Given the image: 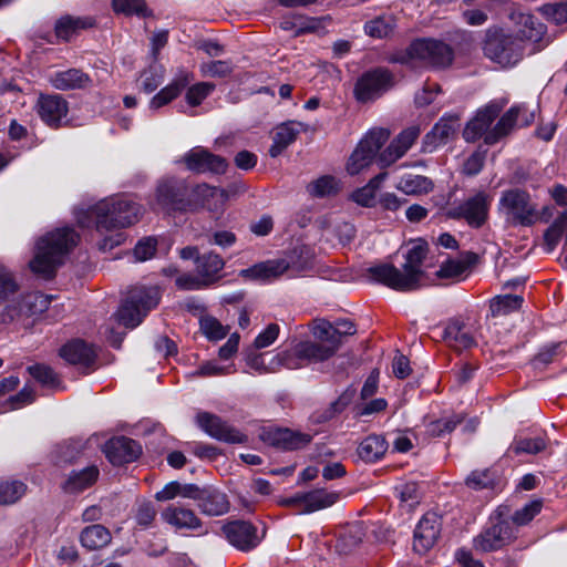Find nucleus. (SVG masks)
<instances>
[{"mask_svg":"<svg viewBox=\"0 0 567 567\" xmlns=\"http://www.w3.org/2000/svg\"><path fill=\"white\" fill-rule=\"evenodd\" d=\"M141 206L125 197H110L96 203L91 208L76 213L78 224L82 227L95 225L96 231L113 228H126L138 221Z\"/></svg>","mask_w":567,"mask_h":567,"instance_id":"f257e3e1","label":"nucleus"},{"mask_svg":"<svg viewBox=\"0 0 567 567\" xmlns=\"http://www.w3.org/2000/svg\"><path fill=\"white\" fill-rule=\"evenodd\" d=\"M426 256V246L414 244L405 255L402 269L392 264H379L368 269L371 279L399 291L417 289L424 279L423 261Z\"/></svg>","mask_w":567,"mask_h":567,"instance_id":"f03ea898","label":"nucleus"},{"mask_svg":"<svg viewBox=\"0 0 567 567\" xmlns=\"http://www.w3.org/2000/svg\"><path fill=\"white\" fill-rule=\"evenodd\" d=\"M78 241L79 235L70 227L48 233L37 243L34 257L29 264L30 269L44 279L52 278Z\"/></svg>","mask_w":567,"mask_h":567,"instance_id":"7ed1b4c3","label":"nucleus"},{"mask_svg":"<svg viewBox=\"0 0 567 567\" xmlns=\"http://www.w3.org/2000/svg\"><path fill=\"white\" fill-rule=\"evenodd\" d=\"M313 255L306 246L296 247L289 255L279 259L258 262L243 269L239 276L251 280H271L288 272L299 274L312 266Z\"/></svg>","mask_w":567,"mask_h":567,"instance_id":"20e7f679","label":"nucleus"},{"mask_svg":"<svg viewBox=\"0 0 567 567\" xmlns=\"http://www.w3.org/2000/svg\"><path fill=\"white\" fill-rule=\"evenodd\" d=\"M517 538V528L508 519V506H498L487 525L474 537L473 547L480 553L499 550Z\"/></svg>","mask_w":567,"mask_h":567,"instance_id":"39448f33","label":"nucleus"},{"mask_svg":"<svg viewBox=\"0 0 567 567\" xmlns=\"http://www.w3.org/2000/svg\"><path fill=\"white\" fill-rule=\"evenodd\" d=\"M452 59V49L446 43L433 39H419L412 42L406 51L396 53L392 60L415 68L445 66Z\"/></svg>","mask_w":567,"mask_h":567,"instance_id":"423d86ee","label":"nucleus"},{"mask_svg":"<svg viewBox=\"0 0 567 567\" xmlns=\"http://www.w3.org/2000/svg\"><path fill=\"white\" fill-rule=\"evenodd\" d=\"M498 212L513 226L530 227L539 221L537 204L529 193L520 188L504 190L498 200Z\"/></svg>","mask_w":567,"mask_h":567,"instance_id":"0eeeda50","label":"nucleus"},{"mask_svg":"<svg viewBox=\"0 0 567 567\" xmlns=\"http://www.w3.org/2000/svg\"><path fill=\"white\" fill-rule=\"evenodd\" d=\"M159 302L157 287H135L117 311L118 321L127 328L137 327Z\"/></svg>","mask_w":567,"mask_h":567,"instance_id":"6e6552de","label":"nucleus"},{"mask_svg":"<svg viewBox=\"0 0 567 567\" xmlns=\"http://www.w3.org/2000/svg\"><path fill=\"white\" fill-rule=\"evenodd\" d=\"M485 55L502 66L515 65L523 56L522 40L503 29H489L484 42Z\"/></svg>","mask_w":567,"mask_h":567,"instance_id":"1a4fd4ad","label":"nucleus"},{"mask_svg":"<svg viewBox=\"0 0 567 567\" xmlns=\"http://www.w3.org/2000/svg\"><path fill=\"white\" fill-rule=\"evenodd\" d=\"M329 359L328 350H322L318 341H302L291 350H284L272 355L266 367L267 371L275 372L280 368L299 369L308 362H320Z\"/></svg>","mask_w":567,"mask_h":567,"instance_id":"9d476101","label":"nucleus"},{"mask_svg":"<svg viewBox=\"0 0 567 567\" xmlns=\"http://www.w3.org/2000/svg\"><path fill=\"white\" fill-rule=\"evenodd\" d=\"M492 196L484 190L466 197L460 204L452 205L446 216L452 219H463L473 228L482 227L488 219Z\"/></svg>","mask_w":567,"mask_h":567,"instance_id":"9b49d317","label":"nucleus"},{"mask_svg":"<svg viewBox=\"0 0 567 567\" xmlns=\"http://www.w3.org/2000/svg\"><path fill=\"white\" fill-rule=\"evenodd\" d=\"M390 133L384 128H373L365 134L352 152L347 171L350 175H357L368 168L374 161L381 147L389 140Z\"/></svg>","mask_w":567,"mask_h":567,"instance_id":"f8f14e48","label":"nucleus"},{"mask_svg":"<svg viewBox=\"0 0 567 567\" xmlns=\"http://www.w3.org/2000/svg\"><path fill=\"white\" fill-rule=\"evenodd\" d=\"M51 299V296L38 291L29 292L22 296L18 303H10L3 309L0 313V323L9 324L24 318L40 316L45 311H49L48 317L54 318L49 310Z\"/></svg>","mask_w":567,"mask_h":567,"instance_id":"ddd939ff","label":"nucleus"},{"mask_svg":"<svg viewBox=\"0 0 567 567\" xmlns=\"http://www.w3.org/2000/svg\"><path fill=\"white\" fill-rule=\"evenodd\" d=\"M393 85V75L383 68L364 72L355 82L354 96L361 103L374 101Z\"/></svg>","mask_w":567,"mask_h":567,"instance_id":"4468645a","label":"nucleus"},{"mask_svg":"<svg viewBox=\"0 0 567 567\" xmlns=\"http://www.w3.org/2000/svg\"><path fill=\"white\" fill-rule=\"evenodd\" d=\"M311 332L322 350H328L331 358L338 350L342 337L355 333L354 324L350 320H338L336 324L320 319L312 323Z\"/></svg>","mask_w":567,"mask_h":567,"instance_id":"2eb2a0df","label":"nucleus"},{"mask_svg":"<svg viewBox=\"0 0 567 567\" xmlns=\"http://www.w3.org/2000/svg\"><path fill=\"white\" fill-rule=\"evenodd\" d=\"M535 120V110L525 105L512 106L494 126V131L486 135V144H494L507 135L515 126H528Z\"/></svg>","mask_w":567,"mask_h":567,"instance_id":"dca6fc26","label":"nucleus"},{"mask_svg":"<svg viewBox=\"0 0 567 567\" xmlns=\"http://www.w3.org/2000/svg\"><path fill=\"white\" fill-rule=\"evenodd\" d=\"M223 534L234 547L243 551L256 548L264 538V534L259 536L257 528L245 520H234L225 524Z\"/></svg>","mask_w":567,"mask_h":567,"instance_id":"f3484780","label":"nucleus"},{"mask_svg":"<svg viewBox=\"0 0 567 567\" xmlns=\"http://www.w3.org/2000/svg\"><path fill=\"white\" fill-rule=\"evenodd\" d=\"M35 109L47 125L59 127L68 115L69 104L60 94H40Z\"/></svg>","mask_w":567,"mask_h":567,"instance_id":"a211bd4d","label":"nucleus"},{"mask_svg":"<svg viewBox=\"0 0 567 567\" xmlns=\"http://www.w3.org/2000/svg\"><path fill=\"white\" fill-rule=\"evenodd\" d=\"M503 103H498L493 101L488 103L485 107L477 111L475 117L470 121L464 128L463 136L467 142H475L480 137L484 136L486 141V135L494 131V128L489 130L491 124L497 117L499 112L503 109Z\"/></svg>","mask_w":567,"mask_h":567,"instance_id":"6ab92c4d","label":"nucleus"},{"mask_svg":"<svg viewBox=\"0 0 567 567\" xmlns=\"http://www.w3.org/2000/svg\"><path fill=\"white\" fill-rule=\"evenodd\" d=\"M197 423L208 435L227 443H243L246 436L220 417L208 412L197 414Z\"/></svg>","mask_w":567,"mask_h":567,"instance_id":"aec40b11","label":"nucleus"},{"mask_svg":"<svg viewBox=\"0 0 567 567\" xmlns=\"http://www.w3.org/2000/svg\"><path fill=\"white\" fill-rule=\"evenodd\" d=\"M460 128V117L456 114L444 115L429 132L422 143V151L431 153L441 145H444L455 135Z\"/></svg>","mask_w":567,"mask_h":567,"instance_id":"412c9836","label":"nucleus"},{"mask_svg":"<svg viewBox=\"0 0 567 567\" xmlns=\"http://www.w3.org/2000/svg\"><path fill=\"white\" fill-rule=\"evenodd\" d=\"M420 128L417 126H410L402 131L390 145L380 153L378 157L381 167L390 166L395 163L412 147L414 142L420 136Z\"/></svg>","mask_w":567,"mask_h":567,"instance_id":"4be33fe9","label":"nucleus"},{"mask_svg":"<svg viewBox=\"0 0 567 567\" xmlns=\"http://www.w3.org/2000/svg\"><path fill=\"white\" fill-rule=\"evenodd\" d=\"M184 196L183 184L174 179L164 181L156 190V207L166 212L185 210L190 204L185 202Z\"/></svg>","mask_w":567,"mask_h":567,"instance_id":"5701e85b","label":"nucleus"},{"mask_svg":"<svg viewBox=\"0 0 567 567\" xmlns=\"http://www.w3.org/2000/svg\"><path fill=\"white\" fill-rule=\"evenodd\" d=\"M183 161L188 169L196 173H224L227 166L223 157L214 155L200 146L186 153Z\"/></svg>","mask_w":567,"mask_h":567,"instance_id":"b1692460","label":"nucleus"},{"mask_svg":"<svg viewBox=\"0 0 567 567\" xmlns=\"http://www.w3.org/2000/svg\"><path fill=\"white\" fill-rule=\"evenodd\" d=\"M104 451L112 464L122 465L136 460L142 453V447L136 441L121 436L110 440Z\"/></svg>","mask_w":567,"mask_h":567,"instance_id":"393cba45","label":"nucleus"},{"mask_svg":"<svg viewBox=\"0 0 567 567\" xmlns=\"http://www.w3.org/2000/svg\"><path fill=\"white\" fill-rule=\"evenodd\" d=\"M440 527V519L435 514L423 516L414 530V551L424 554L432 548L439 537Z\"/></svg>","mask_w":567,"mask_h":567,"instance_id":"a878e982","label":"nucleus"},{"mask_svg":"<svg viewBox=\"0 0 567 567\" xmlns=\"http://www.w3.org/2000/svg\"><path fill=\"white\" fill-rule=\"evenodd\" d=\"M266 441L282 450H297L306 446L312 440V436L307 433L292 431L290 429H274L265 434Z\"/></svg>","mask_w":567,"mask_h":567,"instance_id":"bb28decb","label":"nucleus"},{"mask_svg":"<svg viewBox=\"0 0 567 567\" xmlns=\"http://www.w3.org/2000/svg\"><path fill=\"white\" fill-rule=\"evenodd\" d=\"M512 20L516 25V38L537 42L542 39L545 33V25L539 22L534 16L526 12H513L511 16Z\"/></svg>","mask_w":567,"mask_h":567,"instance_id":"cd10ccee","label":"nucleus"},{"mask_svg":"<svg viewBox=\"0 0 567 567\" xmlns=\"http://www.w3.org/2000/svg\"><path fill=\"white\" fill-rule=\"evenodd\" d=\"M196 272L208 287L220 279V271L225 267V260L213 251L197 256L195 259Z\"/></svg>","mask_w":567,"mask_h":567,"instance_id":"c85d7f7f","label":"nucleus"},{"mask_svg":"<svg viewBox=\"0 0 567 567\" xmlns=\"http://www.w3.org/2000/svg\"><path fill=\"white\" fill-rule=\"evenodd\" d=\"M444 340L453 349L462 351L475 344L473 329L460 320H452L444 329Z\"/></svg>","mask_w":567,"mask_h":567,"instance_id":"c756f323","label":"nucleus"},{"mask_svg":"<svg viewBox=\"0 0 567 567\" xmlns=\"http://www.w3.org/2000/svg\"><path fill=\"white\" fill-rule=\"evenodd\" d=\"M60 355L66 362L80 367H89L95 359V350L83 340H72L60 350Z\"/></svg>","mask_w":567,"mask_h":567,"instance_id":"7c9ffc66","label":"nucleus"},{"mask_svg":"<svg viewBox=\"0 0 567 567\" xmlns=\"http://www.w3.org/2000/svg\"><path fill=\"white\" fill-rule=\"evenodd\" d=\"M306 130V125L301 122L289 121L276 128L272 145L269 148L271 157L279 156L298 136Z\"/></svg>","mask_w":567,"mask_h":567,"instance_id":"2f4dec72","label":"nucleus"},{"mask_svg":"<svg viewBox=\"0 0 567 567\" xmlns=\"http://www.w3.org/2000/svg\"><path fill=\"white\" fill-rule=\"evenodd\" d=\"M193 197L195 206H202L214 213L219 212L227 200V194L224 189L206 184L196 186L193 190Z\"/></svg>","mask_w":567,"mask_h":567,"instance_id":"473e14b6","label":"nucleus"},{"mask_svg":"<svg viewBox=\"0 0 567 567\" xmlns=\"http://www.w3.org/2000/svg\"><path fill=\"white\" fill-rule=\"evenodd\" d=\"M197 505L202 513L209 516L224 515L229 509L227 496L214 488H204Z\"/></svg>","mask_w":567,"mask_h":567,"instance_id":"72a5a7b5","label":"nucleus"},{"mask_svg":"<svg viewBox=\"0 0 567 567\" xmlns=\"http://www.w3.org/2000/svg\"><path fill=\"white\" fill-rule=\"evenodd\" d=\"M97 477L99 468L94 465L87 466L81 471H72L62 484V489L68 494H79L91 487L96 482Z\"/></svg>","mask_w":567,"mask_h":567,"instance_id":"f704fd0d","label":"nucleus"},{"mask_svg":"<svg viewBox=\"0 0 567 567\" xmlns=\"http://www.w3.org/2000/svg\"><path fill=\"white\" fill-rule=\"evenodd\" d=\"M388 446L382 435L371 434L359 443L357 455L364 463H374L384 456Z\"/></svg>","mask_w":567,"mask_h":567,"instance_id":"c9c22d12","label":"nucleus"},{"mask_svg":"<svg viewBox=\"0 0 567 567\" xmlns=\"http://www.w3.org/2000/svg\"><path fill=\"white\" fill-rule=\"evenodd\" d=\"M49 82L56 90L66 91L86 86L90 79L79 69H69L50 74Z\"/></svg>","mask_w":567,"mask_h":567,"instance_id":"e433bc0d","label":"nucleus"},{"mask_svg":"<svg viewBox=\"0 0 567 567\" xmlns=\"http://www.w3.org/2000/svg\"><path fill=\"white\" fill-rule=\"evenodd\" d=\"M163 519L176 528L197 529L200 520L192 509L171 505L162 513Z\"/></svg>","mask_w":567,"mask_h":567,"instance_id":"4c0bfd02","label":"nucleus"},{"mask_svg":"<svg viewBox=\"0 0 567 567\" xmlns=\"http://www.w3.org/2000/svg\"><path fill=\"white\" fill-rule=\"evenodd\" d=\"M395 188L405 195L419 196L430 193L433 189V182L425 176L406 173L400 176Z\"/></svg>","mask_w":567,"mask_h":567,"instance_id":"58836bf2","label":"nucleus"},{"mask_svg":"<svg viewBox=\"0 0 567 567\" xmlns=\"http://www.w3.org/2000/svg\"><path fill=\"white\" fill-rule=\"evenodd\" d=\"M80 542L89 550H96L111 542V533L103 525H91L82 530Z\"/></svg>","mask_w":567,"mask_h":567,"instance_id":"ea45409f","label":"nucleus"},{"mask_svg":"<svg viewBox=\"0 0 567 567\" xmlns=\"http://www.w3.org/2000/svg\"><path fill=\"white\" fill-rule=\"evenodd\" d=\"M189 82L188 74L185 73L177 79H175L172 83L162 89L156 95H154L150 102L151 110H158L159 107L168 104L175 97H177L181 91L186 86Z\"/></svg>","mask_w":567,"mask_h":567,"instance_id":"a19ab883","label":"nucleus"},{"mask_svg":"<svg viewBox=\"0 0 567 567\" xmlns=\"http://www.w3.org/2000/svg\"><path fill=\"white\" fill-rule=\"evenodd\" d=\"M338 501L337 493H329L322 489H316L303 493V508L301 514H308L332 506Z\"/></svg>","mask_w":567,"mask_h":567,"instance_id":"79ce46f5","label":"nucleus"},{"mask_svg":"<svg viewBox=\"0 0 567 567\" xmlns=\"http://www.w3.org/2000/svg\"><path fill=\"white\" fill-rule=\"evenodd\" d=\"M395 18L391 14H383L371 19L364 24V32L375 39L389 37L395 28Z\"/></svg>","mask_w":567,"mask_h":567,"instance_id":"37998d69","label":"nucleus"},{"mask_svg":"<svg viewBox=\"0 0 567 567\" xmlns=\"http://www.w3.org/2000/svg\"><path fill=\"white\" fill-rule=\"evenodd\" d=\"M388 177V173L383 172L374 176L368 185L364 187L355 190L352 194V198L355 203H358L361 206L370 207L373 205L375 199V193L380 188L381 184L385 181Z\"/></svg>","mask_w":567,"mask_h":567,"instance_id":"c03bdc74","label":"nucleus"},{"mask_svg":"<svg viewBox=\"0 0 567 567\" xmlns=\"http://www.w3.org/2000/svg\"><path fill=\"white\" fill-rule=\"evenodd\" d=\"M567 226V212L560 213L544 234V247L546 252H551L557 247Z\"/></svg>","mask_w":567,"mask_h":567,"instance_id":"a18cd8bd","label":"nucleus"},{"mask_svg":"<svg viewBox=\"0 0 567 567\" xmlns=\"http://www.w3.org/2000/svg\"><path fill=\"white\" fill-rule=\"evenodd\" d=\"M543 503L539 499L532 501L525 504L522 508L517 509L513 515L508 513V519L511 524L517 528V533L519 532V527L527 525L529 522L534 519L536 515H538L542 511Z\"/></svg>","mask_w":567,"mask_h":567,"instance_id":"49530a36","label":"nucleus"},{"mask_svg":"<svg viewBox=\"0 0 567 567\" xmlns=\"http://www.w3.org/2000/svg\"><path fill=\"white\" fill-rule=\"evenodd\" d=\"M92 25L89 19L63 17L55 24L56 35L63 40H69L71 35L81 29H86Z\"/></svg>","mask_w":567,"mask_h":567,"instance_id":"de8ad7c7","label":"nucleus"},{"mask_svg":"<svg viewBox=\"0 0 567 567\" xmlns=\"http://www.w3.org/2000/svg\"><path fill=\"white\" fill-rule=\"evenodd\" d=\"M523 298L517 295H504L495 297L489 305L493 317L507 315L522 306Z\"/></svg>","mask_w":567,"mask_h":567,"instance_id":"09e8293b","label":"nucleus"},{"mask_svg":"<svg viewBox=\"0 0 567 567\" xmlns=\"http://www.w3.org/2000/svg\"><path fill=\"white\" fill-rule=\"evenodd\" d=\"M27 491L20 481L0 483V505H10L20 499Z\"/></svg>","mask_w":567,"mask_h":567,"instance_id":"8fccbe9b","label":"nucleus"},{"mask_svg":"<svg viewBox=\"0 0 567 567\" xmlns=\"http://www.w3.org/2000/svg\"><path fill=\"white\" fill-rule=\"evenodd\" d=\"M29 373L43 386L60 390L61 383L53 370L43 364L30 365Z\"/></svg>","mask_w":567,"mask_h":567,"instance_id":"3c124183","label":"nucleus"},{"mask_svg":"<svg viewBox=\"0 0 567 567\" xmlns=\"http://www.w3.org/2000/svg\"><path fill=\"white\" fill-rule=\"evenodd\" d=\"M122 229L123 228H113L105 231H96L100 236V239L96 241L97 248L106 252L121 246L126 240V235Z\"/></svg>","mask_w":567,"mask_h":567,"instance_id":"603ef678","label":"nucleus"},{"mask_svg":"<svg viewBox=\"0 0 567 567\" xmlns=\"http://www.w3.org/2000/svg\"><path fill=\"white\" fill-rule=\"evenodd\" d=\"M19 290L13 272L0 262V303L7 301Z\"/></svg>","mask_w":567,"mask_h":567,"instance_id":"864d4df0","label":"nucleus"},{"mask_svg":"<svg viewBox=\"0 0 567 567\" xmlns=\"http://www.w3.org/2000/svg\"><path fill=\"white\" fill-rule=\"evenodd\" d=\"M234 70L230 61H208L200 64V72L204 76L225 78Z\"/></svg>","mask_w":567,"mask_h":567,"instance_id":"5fc2aeb1","label":"nucleus"},{"mask_svg":"<svg viewBox=\"0 0 567 567\" xmlns=\"http://www.w3.org/2000/svg\"><path fill=\"white\" fill-rule=\"evenodd\" d=\"M215 84L209 82H199L192 85L186 92V101L190 106L199 105L213 91Z\"/></svg>","mask_w":567,"mask_h":567,"instance_id":"6e6d98bb","label":"nucleus"},{"mask_svg":"<svg viewBox=\"0 0 567 567\" xmlns=\"http://www.w3.org/2000/svg\"><path fill=\"white\" fill-rule=\"evenodd\" d=\"M200 330L209 340H220L227 336V329L214 317L200 319Z\"/></svg>","mask_w":567,"mask_h":567,"instance_id":"4d7b16f0","label":"nucleus"},{"mask_svg":"<svg viewBox=\"0 0 567 567\" xmlns=\"http://www.w3.org/2000/svg\"><path fill=\"white\" fill-rule=\"evenodd\" d=\"M546 444L542 437L516 439L511 445V451L515 454L527 453L536 454L545 449Z\"/></svg>","mask_w":567,"mask_h":567,"instance_id":"13d9d810","label":"nucleus"},{"mask_svg":"<svg viewBox=\"0 0 567 567\" xmlns=\"http://www.w3.org/2000/svg\"><path fill=\"white\" fill-rule=\"evenodd\" d=\"M163 70L157 66H152L141 74L140 83L144 92L151 93L163 83Z\"/></svg>","mask_w":567,"mask_h":567,"instance_id":"bf43d9fd","label":"nucleus"},{"mask_svg":"<svg viewBox=\"0 0 567 567\" xmlns=\"http://www.w3.org/2000/svg\"><path fill=\"white\" fill-rule=\"evenodd\" d=\"M157 249V239L155 237H144L137 241L133 254L136 261H146L155 256Z\"/></svg>","mask_w":567,"mask_h":567,"instance_id":"052dcab7","label":"nucleus"},{"mask_svg":"<svg viewBox=\"0 0 567 567\" xmlns=\"http://www.w3.org/2000/svg\"><path fill=\"white\" fill-rule=\"evenodd\" d=\"M495 474L491 470L474 471L466 478V484L474 489L491 488L494 486Z\"/></svg>","mask_w":567,"mask_h":567,"instance_id":"680f3d73","label":"nucleus"},{"mask_svg":"<svg viewBox=\"0 0 567 567\" xmlns=\"http://www.w3.org/2000/svg\"><path fill=\"white\" fill-rule=\"evenodd\" d=\"M338 182L334 177L322 176L309 185L308 190L319 197L328 196L337 192Z\"/></svg>","mask_w":567,"mask_h":567,"instance_id":"e2e57ef3","label":"nucleus"},{"mask_svg":"<svg viewBox=\"0 0 567 567\" xmlns=\"http://www.w3.org/2000/svg\"><path fill=\"white\" fill-rule=\"evenodd\" d=\"M395 492L402 503H406L409 507H413L420 499V487L415 482H408L395 487Z\"/></svg>","mask_w":567,"mask_h":567,"instance_id":"0e129e2a","label":"nucleus"},{"mask_svg":"<svg viewBox=\"0 0 567 567\" xmlns=\"http://www.w3.org/2000/svg\"><path fill=\"white\" fill-rule=\"evenodd\" d=\"M544 16L556 24L567 22V2L547 3L542 7Z\"/></svg>","mask_w":567,"mask_h":567,"instance_id":"69168bd1","label":"nucleus"},{"mask_svg":"<svg viewBox=\"0 0 567 567\" xmlns=\"http://www.w3.org/2000/svg\"><path fill=\"white\" fill-rule=\"evenodd\" d=\"M116 12L125 14H144L146 4L143 0H112Z\"/></svg>","mask_w":567,"mask_h":567,"instance_id":"338daca9","label":"nucleus"},{"mask_svg":"<svg viewBox=\"0 0 567 567\" xmlns=\"http://www.w3.org/2000/svg\"><path fill=\"white\" fill-rule=\"evenodd\" d=\"M34 391L29 385H25L18 394L12 395L9 398V400L6 402L8 408H6V411L8 410H16L21 409L34 401Z\"/></svg>","mask_w":567,"mask_h":567,"instance_id":"774afa93","label":"nucleus"}]
</instances>
